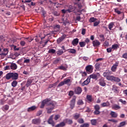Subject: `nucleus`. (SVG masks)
I'll use <instances>...</instances> for the list:
<instances>
[{
    "instance_id": "nucleus-50",
    "label": "nucleus",
    "mask_w": 127,
    "mask_h": 127,
    "mask_svg": "<svg viewBox=\"0 0 127 127\" xmlns=\"http://www.w3.org/2000/svg\"><path fill=\"white\" fill-rule=\"evenodd\" d=\"M100 106L99 105H96L94 106V110L96 111H100Z\"/></svg>"
},
{
    "instance_id": "nucleus-23",
    "label": "nucleus",
    "mask_w": 127,
    "mask_h": 127,
    "mask_svg": "<svg viewBox=\"0 0 127 127\" xmlns=\"http://www.w3.org/2000/svg\"><path fill=\"white\" fill-rule=\"evenodd\" d=\"M32 83V79H28L27 82L26 83V87L28 88V87H29V86H30V85H31Z\"/></svg>"
},
{
    "instance_id": "nucleus-45",
    "label": "nucleus",
    "mask_w": 127,
    "mask_h": 127,
    "mask_svg": "<svg viewBox=\"0 0 127 127\" xmlns=\"http://www.w3.org/2000/svg\"><path fill=\"white\" fill-rule=\"evenodd\" d=\"M77 123H78L79 124H84V119L82 118L78 119L77 120Z\"/></svg>"
},
{
    "instance_id": "nucleus-4",
    "label": "nucleus",
    "mask_w": 127,
    "mask_h": 127,
    "mask_svg": "<svg viewBox=\"0 0 127 127\" xmlns=\"http://www.w3.org/2000/svg\"><path fill=\"white\" fill-rule=\"evenodd\" d=\"M100 76L101 75L100 74V73L97 72L90 74L89 77L90 78V79H94V80H97L99 78H100Z\"/></svg>"
},
{
    "instance_id": "nucleus-37",
    "label": "nucleus",
    "mask_w": 127,
    "mask_h": 127,
    "mask_svg": "<svg viewBox=\"0 0 127 127\" xmlns=\"http://www.w3.org/2000/svg\"><path fill=\"white\" fill-rule=\"evenodd\" d=\"M63 53H64V52L63 51V50H59L58 52H57V55L59 56H60L61 55H62V54H63Z\"/></svg>"
},
{
    "instance_id": "nucleus-1",
    "label": "nucleus",
    "mask_w": 127,
    "mask_h": 127,
    "mask_svg": "<svg viewBox=\"0 0 127 127\" xmlns=\"http://www.w3.org/2000/svg\"><path fill=\"white\" fill-rule=\"evenodd\" d=\"M6 80H17L18 79V73L16 72H8L3 77Z\"/></svg>"
},
{
    "instance_id": "nucleus-2",
    "label": "nucleus",
    "mask_w": 127,
    "mask_h": 127,
    "mask_svg": "<svg viewBox=\"0 0 127 127\" xmlns=\"http://www.w3.org/2000/svg\"><path fill=\"white\" fill-rule=\"evenodd\" d=\"M48 106H49V107L47 108V113L51 114L52 111H53V110H54L56 107V102L55 101H51L48 104Z\"/></svg>"
},
{
    "instance_id": "nucleus-10",
    "label": "nucleus",
    "mask_w": 127,
    "mask_h": 127,
    "mask_svg": "<svg viewBox=\"0 0 127 127\" xmlns=\"http://www.w3.org/2000/svg\"><path fill=\"white\" fill-rule=\"evenodd\" d=\"M53 115L51 116L48 121V123L49 125H51L52 127H54V126H55V123H54V121H53Z\"/></svg>"
},
{
    "instance_id": "nucleus-49",
    "label": "nucleus",
    "mask_w": 127,
    "mask_h": 127,
    "mask_svg": "<svg viewBox=\"0 0 127 127\" xmlns=\"http://www.w3.org/2000/svg\"><path fill=\"white\" fill-rule=\"evenodd\" d=\"M64 85H65L64 81H62L58 85V88H59L60 87H62V86H64Z\"/></svg>"
},
{
    "instance_id": "nucleus-62",
    "label": "nucleus",
    "mask_w": 127,
    "mask_h": 127,
    "mask_svg": "<svg viewBox=\"0 0 127 127\" xmlns=\"http://www.w3.org/2000/svg\"><path fill=\"white\" fill-rule=\"evenodd\" d=\"M94 114V115H100V110H95Z\"/></svg>"
},
{
    "instance_id": "nucleus-63",
    "label": "nucleus",
    "mask_w": 127,
    "mask_h": 127,
    "mask_svg": "<svg viewBox=\"0 0 127 127\" xmlns=\"http://www.w3.org/2000/svg\"><path fill=\"white\" fill-rule=\"evenodd\" d=\"M123 58H125V59H127V53L124 54L122 56Z\"/></svg>"
},
{
    "instance_id": "nucleus-20",
    "label": "nucleus",
    "mask_w": 127,
    "mask_h": 127,
    "mask_svg": "<svg viewBox=\"0 0 127 127\" xmlns=\"http://www.w3.org/2000/svg\"><path fill=\"white\" fill-rule=\"evenodd\" d=\"M10 68L12 70H16L17 69V65L14 63H11L10 65Z\"/></svg>"
},
{
    "instance_id": "nucleus-13",
    "label": "nucleus",
    "mask_w": 127,
    "mask_h": 127,
    "mask_svg": "<svg viewBox=\"0 0 127 127\" xmlns=\"http://www.w3.org/2000/svg\"><path fill=\"white\" fill-rule=\"evenodd\" d=\"M112 90L114 92V93H115L116 94L120 93V89H119V87H118V86H116V85H113L112 86Z\"/></svg>"
},
{
    "instance_id": "nucleus-55",
    "label": "nucleus",
    "mask_w": 127,
    "mask_h": 127,
    "mask_svg": "<svg viewBox=\"0 0 127 127\" xmlns=\"http://www.w3.org/2000/svg\"><path fill=\"white\" fill-rule=\"evenodd\" d=\"M66 123L68 125H72V124H73V121L71 120H67Z\"/></svg>"
},
{
    "instance_id": "nucleus-14",
    "label": "nucleus",
    "mask_w": 127,
    "mask_h": 127,
    "mask_svg": "<svg viewBox=\"0 0 127 127\" xmlns=\"http://www.w3.org/2000/svg\"><path fill=\"white\" fill-rule=\"evenodd\" d=\"M74 93L76 95H80V94L82 93V88L79 86L75 88L74 90Z\"/></svg>"
},
{
    "instance_id": "nucleus-29",
    "label": "nucleus",
    "mask_w": 127,
    "mask_h": 127,
    "mask_svg": "<svg viewBox=\"0 0 127 127\" xmlns=\"http://www.w3.org/2000/svg\"><path fill=\"white\" fill-rule=\"evenodd\" d=\"M101 107H109L110 106V102H107L103 103L101 104Z\"/></svg>"
},
{
    "instance_id": "nucleus-25",
    "label": "nucleus",
    "mask_w": 127,
    "mask_h": 127,
    "mask_svg": "<svg viewBox=\"0 0 127 127\" xmlns=\"http://www.w3.org/2000/svg\"><path fill=\"white\" fill-rule=\"evenodd\" d=\"M119 48V45L117 44H114L111 47L113 50H117Z\"/></svg>"
},
{
    "instance_id": "nucleus-16",
    "label": "nucleus",
    "mask_w": 127,
    "mask_h": 127,
    "mask_svg": "<svg viewBox=\"0 0 127 127\" xmlns=\"http://www.w3.org/2000/svg\"><path fill=\"white\" fill-rule=\"evenodd\" d=\"M118 66H119V63H115V64L111 67V70L112 72H116V71H117Z\"/></svg>"
},
{
    "instance_id": "nucleus-30",
    "label": "nucleus",
    "mask_w": 127,
    "mask_h": 127,
    "mask_svg": "<svg viewBox=\"0 0 127 127\" xmlns=\"http://www.w3.org/2000/svg\"><path fill=\"white\" fill-rule=\"evenodd\" d=\"M101 66V64L100 63H97L95 64V68L96 70H100V67Z\"/></svg>"
},
{
    "instance_id": "nucleus-33",
    "label": "nucleus",
    "mask_w": 127,
    "mask_h": 127,
    "mask_svg": "<svg viewBox=\"0 0 127 127\" xmlns=\"http://www.w3.org/2000/svg\"><path fill=\"white\" fill-rule=\"evenodd\" d=\"M110 75V72H105L103 74V77H106V79H108V77Z\"/></svg>"
},
{
    "instance_id": "nucleus-5",
    "label": "nucleus",
    "mask_w": 127,
    "mask_h": 127,
    "mask_svg": "<svg viewBox=\"0 0 127 127\" xmlns=\"http://www.w3.org/2000/svg\"><path fill=\"white\" fill-rule=\"evenodd\" d=\"M94 67L92 65H88L85 67V70L88 74H91L93 73V70Z\"/></svg>"
},
{
    "instance_id": "nucleus-53",
    "label": "nucleus",
    "mask_w": 127,
    "mask_h": 127,
    "mask_svg": "<svg viewBox=\"0 0 127 127\" xmlns=\"http://www.w3.org/2000/svg\"><path fill=\"white\" fill-rule=\"evenodd\" d=\"M114 10L116 13H118V14H121L122 13V12L121 11L119 10L118 8H115Z\"/></svg>"
},
{
    "instance_id": "nucleus-52",
    "label": "nucleus",
    "mask_w": 127,
    "mask_h": 127,
    "mask_svg": "<svg viewBox=\"0 0 127 127\" xmlns=\"http://www.w3.org/2000/svg\"><path fill=\"white\" fill-rule=\"evenodd\" d=\"M60 117L61 116L60 115H55V118H54L55 121H57L58 120H59V119H60Z\"/></svg>"
},
{
    "instance_id": "nucleus-56",
    "label": "nucleus",
    "mask_w": 127,
    "mask_h": 127,
    "mask_svg": "<svg viewBox=\"0 0 127 127\" xmlns=\"http://www.w3.org/2000/svg\"><path fill=\"white\" fill-rule=\"evenodd\" d=\"M54 19V18L53 17V16H49L48 20H49V21H53Z\"/></svg>"
},
{
    "instance_id": "nucleus-21",
    "label": "nucleus",
    "mask_w": 127,
    "mask_h": 127,
    "mask_svg": "<svg viewBox=\"0 0 127 127\" xmlns=\"http://www.w3.org/2000/svg\"><path fill=\"white\" fill-rule=\"evenodd\" d=\"M37 109V107L35 106H33L31 107H29L27 109V112H33V111H35V110Z\"/></svg>"
},
{
    "instance_id": "nucleus-18",
    "label": "nucleus",
    "mask_w": 127,
    "mask_h": 127,
    "mask_svg": "<svg viewBox=\"0 0 127 127\" xmlns=\"http://www.w3.org/2000/svg\"><path fill=\"white\" fill-rule=\"evenodd\" d=\"M7 54H8V49L5 48L3 49V52L0 54V56H2V55L6 56Z\"/></svg>"
},
{
    "instance_id": "nucleus-6",
    "label": "nucleus",
    "mask_w": 127,
    "mask_h": 127,
    "mask_svg": "<svg viewBox=\"0 0 127 127\" xmlns=\"http://www.w3.org/2000/svg\"><path fill=\"white\" fill-rule=\"evenodd\" d=\"M51 100L50 99L47 98L45 100H44L42 103H41V105L40 106L41 109H43L44 108V106L45 105H47L48 106V104H49V102H50Z\"/></svg>"
},
{
    "instance_id": "nucleus-47",
    "label": "nucleus",
    "mask_w": 127,
    "mask_h": 127,
    "mask_svg": "<svg viewBox=\"0 0 127 127\" xmlns=\"http://www.w3.org/2000/svg\"><path fill=\"white\" fill-rule=\"evenodd\" d=\"M99 37L101 39H100V41H105V35L104 34H101L99 35Z\"/></svg>"
},
{
    "instance_id": "nucleus-9",
    "label": "nucleus",
    "mask_w": 127,
    "mask_h": 127,
    "mask_svg": "<svg viewBox=\"0 0 127 127\" xmlns=\"http://www.w3.org/2000/svg\"><path fill=\"white\" fill-rule=\"evenodd\" d=\"M32 124L36 125H40L41 124V120H40V118L34 119L32 120Z\"/></svg>"
},
{
    "instance_id": "nucleus-42",
    "label": "nucleus",
    "mask_w": 127,
    "mask_h": 127,
    "mask_svg": "<svg viewBox=\"0 0 127 127\" xmlns=\"http://www.w3.org/2000/svg\"><path fill=\"white\" fill-rule=\"evenodd\" d=\"M80 47H85V46L86 45V43L85 42H80L79 43Z\"/></svg>"
},
{
    "instance_id": "nucleus-57",
    "label": "nucleus",
    "mask_w": 127,
    "mask_h": 127,
    "mask_svg": "<svg viewBox=\"0 0 127 127\" xmlns=\"http://www.w3.org/2000/svg\"><path fill=\"white\" fill-rule=\"evenodd\" d=\"M74 95V92L72 90L69 91L68 95L70 96V97H72Z\"/></svg>"
},
{
    "instance_id": "nucleus-7",
    "label": "nucleus",
    "mask_w": 127,
    "mask_h": 127,
    "mask_svg": "<svg viewBox=\"0 0 127 127\" xmlns=\"http://www.w3.org/2000/svg\"><path fill=\"white\" fill-rule=\"evenodd\" d=\"M82 80L79 81V83L81 84V86H84L86 85H89L90 82H91V79L89 77H88L86 80L84 81L83 82Z\"/></svg>"
},
{
    "instance_id": "nucleus-48",
    "label": "nucleus",
    "mask_w": 127,
    "mask_h": 127,
    "mask_svg": "<svg viewBox=\"0 0 127 127\" xmlns=\"http://www.w3.org/2000/svg\"><path fill=\"white\" fill-rule=\"evenodd\" d=\"M77 105H78L79 106H81L82 105H83L84 103L83 102V100H79L78 101H77Z\"/></svg>"
},
{
    "instance_id": "nucleus-22",
    "label": "nucleus",
    "mask_w": 127,
    "mask_h": 127,
    "mask_svg": "<svg viewBox=\"0 0 127 127\" xmlns=\"http://www.w3.org/2000/svg\"><path fill=\"white\" fill-rule=\"evenodd\" d=\"M110 116H111L112 118H118V113L114 111H111L110 113Z\"/></svg>"
},
{
    "instance_id": "nucleus-46",
    "label": "nucleus",
    "mask_w": 127,
    "mask_h": 127,
    "mask_svg": "<svg viewBox=\"0 0 127 127\" xmlns=\"http://www.w3.org/2000/svg\"><path fill=\"white\" fill-rule=\"evenodd\" d=\"M97 20V18H95L94 17H91L89 19V22L92 23V22H95Z\"/></svg>"
},
{
    "instance_id": "nucleus-12",
    "label": "nucleus",
    "mask_w": 127,
    "mask_h": 127,
    "mask_svg": "<svg viewBox=\"0 0 127 127\" xmlns=\"http://www.w3.org/2000/svg\"><path fill=\"white\" fill-rule=\"evenodd\" d=\"M99 84L102 87H105L106 84L105 81V79L103 77H101L100 79H99Z\"/></svg>"
},
{
    "instance_id": "nucleus-64",
    "label": "nucleus",
    "mask_w": 127,
    "mask_h": 127,
    "mask_svg": "<svg viewBox=\"0 0 127 127\" xmlns=\"http://www.w3.org/2000/svg\"><path fill=\"white\" fill-rule=\"evenodd\" d=\"M59 124H60V127H65V123H64V122H62V123H60Z\"/></svg>"
},
{
    "instance_id": "nucleus-59",
    "label": "nucleus",
    "mask_w": 127,
    "mask_h": 127,
    "mask_svg": "<svg viewBox=\"0 0 127 127\" xmlns=\"http://www.w3.org/2000/svg\"><path fill=\"white\" fill-rule=\"evenodd\" d=\"M108 122H112V123H118V121L115 119H109Z\"/></svg>"
},
{
    "instance_id": "nucleus-35",
    "label": "nucleus",
    "mask_w": 127,
    "mask_h": 127,
    "mask_svg": "<svg viewBox=\"0 0 127 127\" xmlns=\"http://www.w3.org/2000/svg\"><path fill=\"white\" fill-rule=\"evenodd\" d=\"M114 23L111 22L109 25H108V28L110 29V30H112V28L114 27Z\"/></svg>"
},
{
    "instance_id": "nucleus-19",
    "label": "nucleus",
    "mask_w": 127,
    "mask_h": 127,
    "mask_svg": "<svg viewBox=\"0 0 127 127\" xmlns=\"http://www.w3.org/2000/svg\"><path fill=\"white\" fill-rule=\"evenodd\" d=\"M78 43H79V39L78 38L73 39L72 42V44L73 46H77V45H78Z\"/></svg>"
},
{
    "instance_id": "nucleus-60",
    "label": "nucleus",
    "mask_w": 127,
    "mask_h": 127,
    "mask_svg": "<svg viewBox=\"0 0 127 127\" xmlns=\"http://www.w3.org/2000/svg\"><path fill=\"white\" fill-rule=\"evenodd\" d=\"M20 44L21 46H24V45H25V44H26L25 41H21L20 43Z\"/></svg>"
},
{
    "instance_id": "nucleus-61",
    "label": "nucleus",
    "mask_w": 127,
    "mask_h": 127,
    "mask_svg": "<svg viewBox=\"0 0 127 127\" xmlns=\"http://www.w3.org/2000/svg\"><path fill=\"white\" fill-rule=\"evenodd\" d=\"M106 50L108 53H111V52H112V50H113V49H112V47H110V48H107Z\"/></svg>"
},
{
    "instance_id": "nucleus-27",
    "label": "nucleus",
    "mask_w": 127,
    "mask_h": 127,
    "mask_svg": "<svg viewBox=\"0 0 127 127\" xmlns=\"http://www.w3.org/2000/svg\"><path fill=\"white\" fill-rule=\"evenodd\" d=\"M86 99L87 100V101H88V102H93V98L92 95H87L86 96Z\"/></svg>"
},
{
    "instance_id": "nucleus-17",
    "label": "nucleus",
    "mask_w": 127,
    "mask_h": 127,
    "mask_svg": "<svg viewBox=\"0 0 127 127\" xmlns=\"http://www.w3.org/2000/svg\"><path fill=\"white\" fill-rule=\"evenodd\" d=\"M112 110L118 111V110H121V106L117 104H114L112 106Z\"/></svg>"
},
{
    "instance_id": "nucleus-15",
    "label": "nucleus",
    "mask_w": 127,
    "mask_h": 127,
    "mask_svg": "<svg viewBox=\"0 0 127 127\" xmlns=\"http://www.w3.org/2000/svg\"><path fill=\"white\" fill-rule=\"evenodd\" d=\"M64 85H67V86H71L72 83V80L70 79L65 78L64 80Z\"/></svg>"
},
{
    "instance_id": "nucleus-54",
    "label": "nucleus",
    "mask_w": 127,
    "mask_h": 127,
    "mask_svg": "<svg viewBox=\"0 0 127 127\" xmlns=\"http://www.w3.org/2000/svg\"><path fill=\"white\" fill-rule=\"evenodd\" d=\"M81 34L82 35H85V34H86V29H85V28L82 29Z\"/></svg>"
},
{
    "instance_id": "nucleus-32",
    "label": "nucleus",
    "mask_w": 127,
    "mask_h": 127,
    "mask_svg": "<svg viewBox=\"0 0 127 127\" xmlns=\"http://www.w3.org/2000/svg\"><path fill=\"white\" fill-rule=\"evenodd\" d=\"M68 51L69 53H71V54H75L76 53V50L74 49H70Z\"/></svg>"
},
{
    "instance_id": "nucleus-31",
    "label": "nucleus",
    "mask_w": 127,
    "mask_h": 127,
    "mask_svg": "<svg viewBox=\"0 0 127 127\" xmlns=\"http://www.w3.org/2000/svg\"><path fill=\"white\" fill-rule=\"evenodd\" d=\"M64 40V37H60L57 40V43H58V44H60V43H61Z\"/></svg>"
},
{
    "instance_id": "nucleus-38",
    "label": "nucleus",
    "mask_w": 127,
    "mask_h": 127,
    "mask_svg": "<svg viewBox=\"0 0 127 127\" xmlns=\"http://www.w3.org/2000/svg\"><path fill=\"white\" fill-rule=\"evenodd\" d=\"M75 4H77L79 9H81L82 8V7H83V5L80 2H76V3H75Z\"/></svg>"
},
{
    "instance_id": "nucleus-36",
    "label": "nucleus",
    "mask_w": 127,
    "mask_h": 127,
    "mask_svg": "<svg viewBox=\"0 0 127 127\" xmlns=\"http://www.w3.org/2000/svg\"><path fill=\"white\" fill-rule=\"evenodd\" d=\"M59 69L60 70H63V71H67V68L63 65L59 66Z\"/></svg>"
},
{
    "instance_id": "nucleus-39",
    "label": "nucleus",
    "mask_w": 127,
    "mask_h": 127,
    "mask_svg": "<svg viewBox=\"0 0 127 127\" xmlns=\"http://www.w3.org/2000/svg\"><path fill=\"white\" fill-rule=\"evenodd\" d=\"M4 104H5V101L4 100V99L2 98L0 99V105L3 106Z\"/></svg>"
},
{
    "instance_id": "nucleus-28",
    "label": "nucleus",
    "mask_w": 127,
    "mask_h": 127,
    "mask_svg": "<svg viewBox=\"0 0 127 127\" xmlns=\"http://www.w3.org/2000/svg\"><path fill=\"white\" fill-rule=\"evenodd\" d=\"M2 111H8V109H9V106L8 105H5L2 107L1 108Z\"/></svg>"
},
{
    "instance_id": "nucleus-40",
    "label": "nucleus",
    "mask_w": 127,
    "mask_h": 127,
    "mask_svg": "<svg viewBox=\"0 0 127 127\" xmlns=\"http://www.w3.org/2000/svg\"><path fill=\"white\" fill-rule=\"evenodd\" d=\"M56 52V50L53 49H51L49 50L48 53H51V54H54Z\"/></svg>"
},
{
    "instance_id": "nucleus-44",
    "label": "nucleus",
    "mask_w": 127,
    "mask_h": 127,
    "mask_svg": "<svg viewBox=\"0 0 127 127\" xmlns=\"http://www.w3.org/2000/svg\"><path fill=\"white\" fill-rule=\"evenodd\" d=\"M120 103H122L123 105H127V101L126 100H123L122 99H120L119 100Z\"/></svg>"
},
{
    "instance_id": "nucleus-26",
    "label": "nucleus",
    "mask_w": 127,
    "mask_h": 127,
    "mask_svg": "<svg viewBox=\"0 0 127 127\" xmlns=\"http://www.w3.org/2000/svg\"><path fill=\"white\" fill-rule=\"evenodd\" d=\"M17 81H16V80H14L12 82H11V86L12 87H13L14 88H15V87H16V86H17Z\"/></svg>"
},
{
    "instance_id": "nucleus-51",
    "label": "nucleus",
    "mask_w": 127,
    "mask_h": 127,
    "mask_svg": "<svg viewBox=\"0 0 127 127\" xmlns=\"http://www.w3.org/2000/svg\"><path fill=\"white\" fill-rule=\"evenodd\" d=\"M42 115V110H40L37 112L36 116L37 117H39L40 116H41Z\"/></svg>"
},
{
    "instance_id": "nucleus-34",
    "label": "nucleus",
    "mask_w": 127,
    "mask_h": 127,
    "mask_svg": "<svg viewBox=\"0 0 127 127\" xmlns=\"http://www.w3.org/2000/svg\"><path fill=\"white\" fill-rule=\"evenodd\" d=\"M91 123L92 126H96L97 125V120L92 119L91 120Z\"/></svg>"
},
{
    "instance_id": "nucleus-58",
    "label": "nucleus",
    "mask_w": 127,
    "mask_h": 127,
    "mask_svg": "<svg viewBox=\"0 0 127 127\" xmlns=\"http://www.w3.org/2000/svg\"><path fill=\"white\" fill-rule=\"evenodd\" d=\"M25 60L24 61L23 63H29L30 62V59H25V58H24Z\"/></svg>"
},
{
    "instance_id": "nucleus-11",
    "label": "nucleus",
    "mask_w": 127,
    "mask_h": 127,
    "mask_svg": "<svg viewBox=\"0 0 127 127\" xmlns=\"http://www.w3.org/2000/svg\"><path fill=\"white\" fill-rule=\"evenodd\" d=\"M93 46L94 47H100V45H101V42L99 41L98 40H95L92 41Z\"/></svg>"
},
{
    "instance_id": "nucleus-24",
    "label": "nucleus",
    "mask_w": 127,
    "mask_h": 127,
    "mask_svg": "<svg viewBox=\"0 0 127 127\" xmlns=\"http://www.w3.org/2000/svg\"><path fill=\"white\" fill-rule=\"evenodd\" d=\"M73 117L74 120H78V119L81 117V114L79 113H75L73 115Z\"/></svg>"
},
{
    "instance_id": "nucleus-8",
    "label": "nucleus",
    "mask_w": 127,
    "mask_h": 127,
    "mask_svg": "<svg viewBox=\"0 0 127 127\" xmlns=\"http://www.w3.org/2000/svg\"><path fill=\"white\" fill-rule=\"evenodd\" d=\"M76 96H73L72 100L70 101V107L71 110H73L75 107V103H76Z\"/></svg>"
},
{
    "instance_id": "nucleus-3",
    "label": "nucleus",
    "mask_w": 127,
    "mask_h": 127,
    "mask_svg": "<svg viewBox=\"0 0 127 127\" xmlns=\"http://www.w3.org/2000/svg\"><path fill=\"white\" fill-rule=\"evenodd\" d=\"M107 80L112 81V82H117L118 83L121 82V79L120 78L115 77L114 75H109L107 77Z\"/></svg>"
},
{
    "instance_id": "nucleus-43",
    "label": "nucleus",
    "mask_w": 127,
    "mask_h": 127,
    "mask_svg": "<svg viewBox=\"0 0 127 127\" xmlns=\"http://www.w3.org/2000/svg\"><path fill=\"white\" fill-rule=\"evenodd\" d=\"M90 127L89 123H84L80 126V127Z\"/></svg>"
},
{
    "instance_id": "nucleus-41",
    "label": "nucleus",
    "mask_w": 127,
    "mask_h": 127,
    "mask_svg": "<svg viewBox=\"0 0 127 127\" xmlns=\"http://www.w3.org/2000/svg\"><path fill=\"white\" fill-rule=\"evenodd\" d=\"M60 58H57L53 62V64H58L60 61Z\"/></svg>"
}]
</instances>
